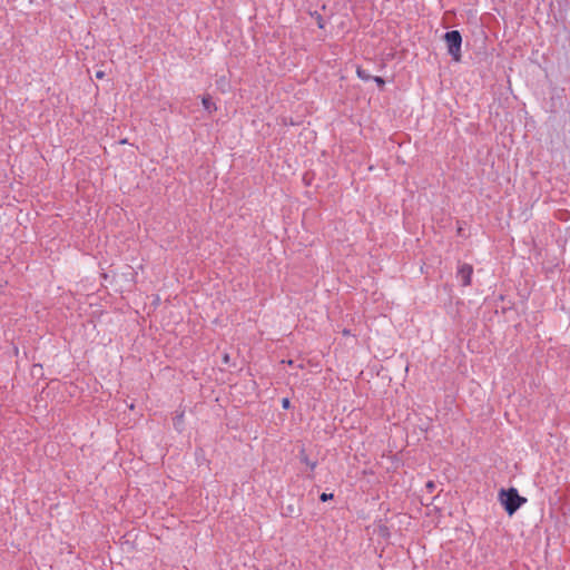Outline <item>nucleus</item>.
Segmentation results:
<instances>
[{"label": "nucleus", "mask_w": 570, "mask_h": 570, "mask_svg": "<svg viewBox=\"0 0 570 570\" xmlns=\"http://www.w3.org/2000/svg\"><path fill=\"white\" fill-rule=\"evenodd\" d=\"M564 89H554L549 99V108L548 111L551 114H558L564 107Z\"/></svg>", "instance_id": "3"}, {"label": "nucleus", "mask_w": 570, "mask_h": 570, "mask_svg": "<svg viewBox=\"0 0 570 570\" xmlns=\"http://www.w3.org/2000/svg\"><path fill=\"white\" fill-rule=\"evenodd\" d=\"M298 460L301 463H304L305 465H307L311 470V473L306 475L307 479H314V474H313V471L316 469L317 466V461H312L309 460L307 453H306V450L304 446H302L298 451V455H297Z\"/></svg>", "instance_id": "6"}, {"label": "nucleus", "mask_w": 570, "mask_h": 570, "mask_svg": "<svg viewBox=\"0 0 570 570\" xmlns=\"http://www.w3.org/2000/svg\"><path fill=\"white\" fill-rule=\"evenodd\" d=\"M334 498V494L333 493H326V492H323L321 495H320V500L322 502H326L328 500H332Z\"/></svg>", "instance_id": "12"}, {"label": "nucleus", "mask_w": 570, "mask_h": 570, "mask_svg": "<svg viewBox=\"0 0 570 570\" xmlns=\"http://www.w3.org/2000/svg\"><path fill=\"white\" fill-rule=\"evenodd\" d=\"M379 534H380L382 538L387 539V538L390 537V530H389V528H387L385 524H381V525H379Z\"/></svg>", "instance_id": "10"}, {"label": "nucleus", "mask_w": 570, "mask_h": 570, "mask_svg": "<svg viewBox=\"0 0 570 570\" xmlns=\"http://www.w3.org/2000/svg\"><path fill=\"white\" fill-rule=\"evenodd\" d=\"M282 407H283L284 410H288V409L291 407V401H289V399L284 397V399L282 400Z\"/></svg>", "instance_id": "13"}, {"label": "nucleus", "mask_w": 570, "mask_h": 570, "mask_svg": "<svg viewBox=\"0 0 570 570\" xmlns=\"http://www.w3.org/2000/svg\"><path fill=\"white\" fill-rule=\"evenodd\" d=\"M356 75L360 79L364 80V81H370L372 79L373 76H371L368 73L367 70L363 69L361 66H357L356 68Z\"/></svg>", "instance_id": "8"}, {"label": "nucleus", "mask_w": 570, "mask_h": 570, "mask_svg": "<svg viewBox=\"0 0 570 570\" xmlns=\"http://www.w3.org/2000/svg\"><path fill=\"white\" fill-rule=\"evenodd\" d=\"M222 361H223V363H224V364H228V363H229V355H228L227 353H225V354L223 355Z\"/></svg>", "instance_id": "16"}, {"label": "nucleus", "mask_w": 570, "mask_h": 570, "mask_svg": "<svg viewBox=\"0 0 570 570\" xmlns=\"http://www.w3.org/2000/svg\"><path fill=\"white\" fill-rule=\"evenodd\" d=\"M183 419H184V414H179V415H176V417L174 419V425L177 428L178 424H180L183 422Z\"/></svg>", "instance_id": "15"}, {"label": "nucleus", "mask_w": 570, "mask_h": 570, "mask_svg": "<svg viewBox=\"0 0 570 570\" xmlns=\"http://www.w3.org/2000/svg\"><path fill=\"white\" fill-rule=\"evenodd\" d=\"M371 80H373V81L377 85V87H379L381 90H383V89H384V87H385V80H384L382 77H380V76H373Z\"/></svg>", "instance_id": "11"}, {"label": "nucleus", "mask_w": 570, "mask_h": 570, "mask_svg": "<svg viewBox=\"0 0 570 570\" xmlns=\"http://www.w3.org/2000/svg\"><path fill=\"white\" fill-rule=\"evenodd\" d=\"M498 499L509 517H512L527 502V498L520 495L513 487L500 489Z\"/></svg>", "instance_id": "1"}, {"label": "nucleus", "mask_w": 570, "mask_h": 570, "mask_svg": "<svg viewBox=\"0 0 570 570\" xmlns=\"http://www.w3.org/2000/svg\"><path fill=\"white\" fill-rule=\"evenodd\" d=\"M443 40L448 48V53L452 57L455 62H460L461 55V46H462V35L459 30L446 31L443 35Z\"/></svg>", "instance_id": "2"}, {"label": "nucleus", "mask_w": 570, "mask_h": 570, "mask_svg": "<svg viewBox=\"0 0 570 570\" xmlns=\"http://www.w3.org/2000/svg\"><path fill=\"white\" fill-rule=\"evenodd\" d=\"M425 488L430 493H432L435 489V483L433 481H428Z\"/></svg>", "instance_id": "14"}, {"label": "nucleus", "mask_w": 570, "mask_h": 570, "mask_svg": "<svg viewBox=\"0 0 570 570\" xmlns=\"http://www.w3.org/2000/svg\"><path fill=\"white\" fill-rule=\"evenodd\" d=\"M202 105H203V108L209 114L217 110L215 102L213 101L210 95H208V94L203 96Z\"/></svg>", "instance_id": "7"}, {"label": "nucleus", "mask_w": 570, "mask_h": 570, "mask_svg": "<svg viewBox=\"0 0 570 570\" xmlns=\"http://www.w3.org/2000/svg\"><path fill=\"white\" fill-rule=\"evenodd\" d=\"M311 16L316 19L317 27L320 29H323L325 26L323 17L317 11H315L314 13H311Z\"/></svg>", "instance_id": "9"}, {"label": "nucleus", "mask_w": 570, "mask_h": 570, "mask_svg": "<svg viewBox=\"0 0 570 570\" xmlns=\"http://www.w3.org/2000/svg\"><path fill=\"white\" fill-rule=\"evenodd\" d=\"M473 275V266L468 263L460 264L456 271V277L461 279L462 286H470Z\"/></svg>", "instance_id": "4"}, {"label": "nucleus", "mask_w": 570, "mask_h": 570, "mask_svg": "<svg viewBox=\"0 0 570 570\" xmlns=\"http://www.w3.org/2000/svg\"><path fill=\"white\" fill-rule=\"evenodd\" d=\"M299 499L288 503L287 505L282 507V515L287 518H298L302 514V507L299 504Z\"/></svg>", "instance_id": "5"}, {"label": "nucleus", "mask_w": 570, "mask_h": 570, "mask_svg": "<svg viewBox=\"0 0 570 570\" xmlns=\"http://www.w3.org/2000/svg\"><path fill=\"white\" fill-rule=\"evenodd\" d=\"M343 335H345V336H346V335H350V330H344V331H343Z\"/></svg>", "instance_id": "18"}, {"label": "nucleus", "mask_w": 570, "mask_h": 570, "mask_svg": "<svg viewBox=\"0 0 570 570\" xmlns=\"http://www.w3.org/2000/svg\"><path fill=\"white\" fill-rule=\"evenodd\" d=\"M104 77H105V72L104 71L99 70V71L96 72V78L97 79H102Z\"/></svg>", "instance_id": "17"}]
</instances>
